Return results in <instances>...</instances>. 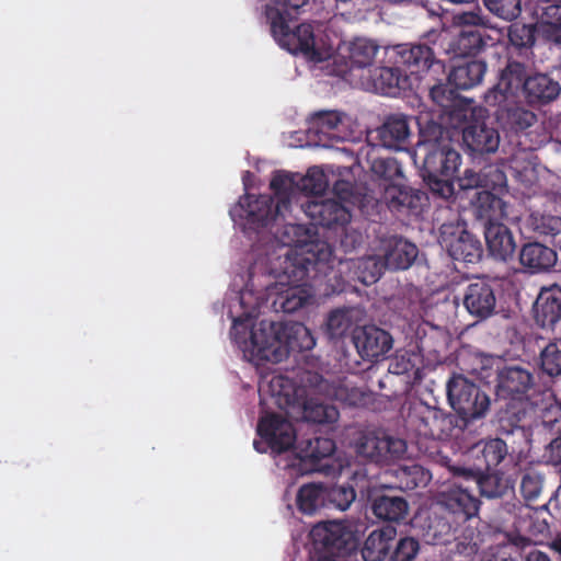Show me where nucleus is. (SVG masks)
I'll return each instance as SVG.
<instances>
[{"label": "nucleus", "instance_id": "obj_29", "mask_svg": "<svg viewBox=\"0 0 561 561\" xmlns=\"http://www.w3.org/2000/svg\"><path fill=\"white\" fill-rule=\"evenodd\" d=\"M484 238L490 255L506 262L513 259L516 251V242L510 228L502 222L484 225Z\"/></svg>", "mask_w": 561, "mask_h": 561}, {"label": "nucleus", "instance_id": "obj_39", "mask_svg": "<svg viewBox=\"0 0 561 561\" xmlns=\"http://www.w3.org/2000/svg\"><path fill=\"white\" fill-rule=\"evenodd\" d=\"M299 174H293L285 171H277L274 173L270 187L274 193V201H276V211L286 209L293 213L291 199L300 192L299 188Z\"/></svg>", "mask_w": 561, "mask_h": 561}, {"label": "nucleus", "instance_id": "obj_17", "mask_svg": "<svg viewBox=\"0 0 561 561\" xmlns=\"http://www.w3.org/2000/svg\"><path fill=\"white\" fill-rule=\"evenodd\" d=\"M257 435L276 454L289 450L296 442V432L290 421L276 413L261 416L256 427Z\"/></svg>", "mask_w": 561, "mask_h": 561}, {"label": "nucleus", "instance_id": "obj_28", "mask_svg": "<svg viewBox=\"0 0 561 561\" xmlns=\"http://www.w3.org/2000/svg\"><path fill=\"white\" fill-rule=\"evenodd\" d=\"M520 265L530 274H540L550 272L557 264V252L540 242H527L520 248Z\"/></svg>", "mask_w": 561, "mask_h": 561}, {"label": "nucleus", "instance_id": "obj_27", "mask_svg": "<svg viewBox=\"0 0 561 561\" xmlns=\"http://www.w3.org/2000/svg\"><path fill=\"white\" fill-rule=\"evenodd\" d=\"M385 265L389 270H407L419 254L417 247L399 236H390L381 242Z\"/></svg>", "mask_w": 561, "mask_h": 561}, {"label": "nucleus", "instance_id": "obj_47", "mask_svg": "<svg viewBox=\"0 0 561 561\" xmlns=\"http://www.w3.org/2000/svg\"><path fill=\"white\" fill-rule=\"evenodd\" d=\"M302 407L304 419L308 422L318 424H332L339 420V410L329 403L318 401L316 399H302L300 401Z\"/></svg>", "mask_w": 561, "mask_h": 561}, {"label": "nucleus", "instance_id": "obj_58", "mask_svg": "<svg viewBox=\"0 0 561 561\" xmlns=\"http://www.w3.org/2000/svg\"><path fill=\"white\" fill-rule=\"evenodd\" d=\"M531 227L540 236L556 237L561 233V217L550 214L531 217Z\"/></svg>", "mask_w": 561, "mask_h": 561}, {"label": "nucleus", "instance_id": "obj_37", "mask_svg": "<svg viewBox=\"0 0 561 561\" xmlns=\"http://www.w3.org/2000/svg\"><path fill=\"white\" fill-rule=\"evenodd\" d=\"M486 70L484 60H467L454 66L447 79L458 90H470L482 83Z\"/></svg>", "mask_w": 561, "mask_h": 561}, {"label": "nucleus", "instance_id": "obj_22", "mask_svg": "<svg viewBox=\"0 0 561 561\" xmlns=\"http://www.w3.org/2000/svg\"><path fill=\"white\" fill-rule=\"evenodd\" d=\"M533 373L519 365L503 366L499 371L496 393L508 400H529L528 392L534 387Z\"/></svg>", "mask_w": 561, "mask_h": 561}, {"label": "nucleus", "instance_id": "obj_62", "mask_svg": "<svg viewBox=\"0 0 561 561\" xmlns=\"http://www.w3.org/2000/svg\"><path fill=\"white\" fill-rule=\"evenodd\" d=\"M456 90L449 82H439L430 89V95L437 105L448 108L457 98Z\"/></svg>", "mask_w": 561, "mask_h": 561}, {"label": "nucleus", "instance_id": "obj_20", "mask_svg": "<svg viewBox=\"0 0 561 561\" xmlns=\"http://www.w3.org/2000/svg\"><path fill=\"white\" fill-rule=\"evenodd\" d=\"M535 324L553 331L561 321V285L553 283L540 288L531 308Z\"/></svg>", "mask_w": 561, "mask_h": 561}, {"label": "nucleus", "instance_id": "obj_59", "mask_svg": "<svg viewBox=\"0 0 561 561\" xmlns=\"http://www.w3.org/2000/svg\"><path fill=\"white\" fill-rule=\"evenodd\" d=\"M477 366L472 368V373L478 375L481 379H489L496 376L499 379V371L502 370V360L500 357L486 354H480L476 357Z\"/></svg>", "mask_w": 561, "mask_h": 561}, {"label": "nucleus", "instance_id": "obj_15", "mask_svg": "<svg viewBox=\"0 0 561 561\" xmlns=\"http://www.w3.org/2000/svg\"><path fill=\"white\" fill-rule=\"evenodd\" d=\"M461 28L451 39L448 51L455 57L476 56L486 46L485 36L479 26L484 24L486 18L469 12L459 15Z\"/></svg>", "mask_w": 561, "mask_h": 561}, {"label": "nucleus", "instance_id": "obj_55", "mask_svg": "<svg viewBox=\"0 0 561 561\" xmlns=\"http://www.w3.org/2000/svg\"><path fill=\"white\" fill-rule=\"evenodd\" d=\"M484 8L494 16L513 21L522 13V0H482Z\"/></svg>", "mask_w": 561, "mask_h": 561}, {"label": "nucleus", "instance_id": "obj_35", "mask_svg": "<svg viewBox=\"0 0 561 561\" xmlns=\"http://www.w3.org/2000/svg\"><path fill=\"white\" fill-rule=\"evenodd\" d=\"M455 476L473 478L480 494L488 499H497L505 494L507 484L503 479V472L499 469L477 471L476 468L453 467Z\"/></svg>", "mask_w": 561, "mask_h": 561}, {"label": "nucleus", "instance_id": "obj_57", "mask_svg": "<svg viewBox=\"0 0 561 561\" xmlns=\"http://www.w3.org/2000/svg\"><path fill=\"white\" fill-rule=\"evenodd\" d=\"M335 451V443L328 437H313L307 440L304 457L313 461L330 457Z\"/></svg>", "mask_w": 561, "mask_h": 561}, {"label": "nucleus", "instance_id": "obj_11", "mask_svg": "<svg viewBox=\"0 0 561 561\" xmlns=\"http://www.w3.org/2000/svg\"><path fill=\"white\" fill-rule=\"evenodd\" d=\"M455 416L423 401L413 403L407 416V424L419 436L446 439L453 435Z\"/></svg>", "mask_w": 561, "mask_h": 561}, {"label": "nucleus", "instance_id": "obj_51", "mask_svg": "<svg viewBox=\"0 0 561 561\" xmlns=\"http://www.w3.org/2000/svg\"><path fill=\"white\" fill-rule=\"evenodd\" d=\"M378 46L366 38H356L350 44L348 58L352 67L365 68L370 66Z\"/></svg>", "mask_w": 561, "mask_h": 561}, {"label": "nucleus", "instance_id": "obj_64", "mask_svg": "<svg viewBox=\"0 0 561 561\" xmlns=\"http://www.w3.org/2000/svg\"><path fill=\"white\" fill-rule=\"evenodd\" d=\"M484 190L503 194L507 192V180L505 173L496 167H489L484 171Z\"/></svg>", "mask_w": 561, "mask_h": 561}, {"label": "nucleus", "instance_id": "obj_19", "mask_svg": "<svg viewBox=\"0 0 561 561\" xmlns=\"http://www.w3.org/2000/svg\"><path fill=\"white\" fill-rule=\"evenodd\" d=\"M470 115L473 116V112ZM462 140L472 154L484 156L497 151L501 136L488 118L472 117L462 128Z\"/></svg>", "mask_w": 561, "mask_h": 561}, {"label": "nucleus", "instance_id": "obj_34", "mask_svg": "<svg viewBox=\"0 0 561 561\" xmlns=\"http://www.w3.org/2000/svg\"><path fill=\"white\" fill-rule=\"evenodd\" d=\"M472 468L477 471L499 469L508 455L507 444L501 438H490L477 443L470 450Z\"/></svg>", "mask_w": 561, "mask_h": 561}, {"label": "nucleus", "instance_id": "obj_38", "mask_svg": "<svg viewBox=\"0 0 561 561\" xmlns=\"http://www.w3.org/2000/svg\"><path fill=\"white\" fill-rule=\"evenodd\" d=\"M531 341L540 348V370L551 378L561 376V337H554L541 347L540 343L543 342L545 339L531 332L524 337V343H530Z\"/></svg>", "mask_w": 561, "mask_h": 561}, {"label": "nucleus", "instance_id": "obj_6", "mask_svg": "<svg viewBox=\"0 0 561 561\" xmlns=\"http://www.w3.org/2000/svg\"><path fill=\"white\" fill-rule=\"evenodd\" d=\"M446 391L448 402L458 415L456 425L463 431L476 421L483 420L490 411V396L461 374H454L448 379Z\"/></svg>", "mask_w": 561, "mask_h": 561}, {"label": "nucleus", "instance_id": "obj_13", "mask_svg": "<svg viewBox=\"0 0 561 561\" xmlns=\"http://www.w3.org/2000/svg\"><path fill=\"white\" fill-rule=\"evenodd\" d=\"M438 242L455 261L474 264L483 255L480 239L460 222H445L439 228Z\"/></svg>", "mask_w": 561, "mask_h": 561}, {"label": "nucleus", "instance_id": "obj_25", "mask_svg": "<svg viewBox=\"0 0 561 561\" xmlns=\"http://www.w3.org/2000/svg\"><path fill=\"white\" fill-rule=\"evenodd\" d=\"M437 504L458 520L466 522L477 515L480 502L468 490L450 486L438 494Z\"/></svg>", "mask_w": 561, "mask_h": 561}, {"label": "nucleus", "instance_id": "obj_7", "mask_svg": "<svg viewBox=\"0 0 561 561\" xmlns=\"http://www.w3.org/2000/svg\"><path fill=\"white\" fill-rule=\"evenodd\" d=\"M425 156L421 176L433 195L443 199L455 193L454 179L460 165L461 156L450 145L431 146Z\"/></svg>", "mask_w": 561, "mask_h": 561}, {"label": "nucleus", "instance_id": "obj_21", "mask_svg": "<svg viewBox=\"0 0 561 561\" xmlns=\"http://www.w3.org/2000/svg\"><path fill=\"white\" fill-rule=\"evenodd\" d=\"M353 343L363 359L378 360L393 345V339L386 330L376 325H364L352 331Z\"/></svg>", "mask_w": 561, "mask_h": 561}, {"label": "nucleus", "instance_id": "obj_4", "mask_svg": "<svg viewBox=\"0 0 561 561\" xmlns=\"http://www.w3.org/2000/svg\"><path fill=\"white\" fill-rule=\"evenodd\" d=\"M307 1L272 0V4L266 5L265 14L272 35L280 47L293 54H301L310 61L321 62L330 57V53L317 45L312 25L301 23L293 30L288 23Z\"/></svg>", "mask_w": 561, "mask_h": 561}, {"label": "nucleus", "instance_id": "obj_18", "mask_svg": "<svg viewBox=\"0 0 561 561\" xmlns=\"http://www.w3.org/2000/svg\"><path fill=\"white\" fill-rule=\"evenodd\" d=\"M298 210L310 218L314 226L328 229H343L352 217L350 210L335 199L313 198L300 204Z\"/></svg>", "mask_w": 561, "mask_h": 561}, {"label": "nucleus", "instance_id": "obj_36", "mask_svg": "<svg viewBox=\"0 0 561 561\" xmlns=\"http://www.w3.org/2000/svg\"><path fill=\"white\" fill-rule=\"evenodd\" d=\"M540 425L557 436L551 439L545 449L543 457L548 463L561 465V405H550L540 411Z\"/></svg>", "mask_w": 561, "mask_h": 561}, {"label": "nucleus", "instance_id": "obj_53", "mask_svg": "<svg viewBox=\"0 0 561 561\" xmlns=\"http://www.w3.org/2000/svg\"><path fill=\"white\" fill-rule=\"evenodd\" d=\"M356 499V492L351 485H332L324 489V506L344 512Z\"/></svg>", "mask_w": 561, "mask_h": 561}, {"label": "nucleus", "instance_id": "obj_14", "mask_svg": "<svg viewBox=\"0 0 561 561\" xmlns=\"http://www.w3.org/2000/svg\"><path fill=\"white\" fill-rule=\"evenodd\" d=\"M495 424L502 435H511L519 430L525 432L533 426L541 427L538 408L530 400H508L496 412Z\"/></svg>", "mask_w": 561, "mask_h": 561}, {"label": "nucleus", "instance_id": "obj_9", "mask_svg": "<svg viewBox=\"0 0 561 561\" xmlns=\"http://www.w3.org/2000/svg\"><path fill=\"white\" fill-rule=\"evenodd\" d=\"M387 56L389 62L400 66L404 73L416 80L430 77L437 81L445 73L444 61L436 58L433 48L426 44H398L387 49Z\"/></svg>", "mask_w": 561, "mask_h": 561}, {"label": "nucleus", "instance_id": "obj_10", "mask_svg": "<svg viewBox=\"0 0 561 561\" xmlns=\"http://www.w3.org/2000/svg\"><path fill=\"white\" fill-rule=\"evenodd\" d=\"M286 209L276 211V201L268 194L255 196L244 194L239 198L237 205L230 209L232 219L242 220L252 230L265 228L273 222L286 219Z\"/></svg>", "mask_w": 561, "mask_h": 561}, {"label": "nucleus", "instance_id": "obj_16", "mask_svg": "<svg viewBox=\"0 0 561 561\" xmlns=\"http://www.w3.org/2000/svg\"><path fill=\"white\" fill-rule=\"evenodd\" d=\"M527 67L525 64L508 60L500 71L497 82L484 94V103L495 107L505 103L510 95H516L520 90L524 93L525 81L528 80Z\"/></svg>", "mask_w": 561, "mask_h": 561}, {"label": "nucleus", "instance_id": "obj_24", "mask_svg": "<svg viewBox=\"0 0 561 561\" xmlns=\"http://www.w3.org/2000/svg\"><path fill=\"white\" fill-rule=\"evenodd\" d=\"M462 300L467 311L479 320L488 319L495 311L494 287L483 278H478L466 287Z\"/></svg>", "mask_w": 561, "mask_h": 561}, {"label": "nucleus", "instance_id": "obj_3", "mask_svg": "<svg viewBox=\"0 0 561 561\" xmlns=\"http://www.w3.org/2000/svg\"><path fill=\"white\" fill-rule=\"evenodd\" d=\"M291 213H286V219L279 220L282 227L274 232V239L264 252L256 259H263L270 265L272 273L285 274L294 282L304 279L309 274L313 261L302 252L314 236V231L304 224L289 220Z\"/></svg>", "mask_w": 561, "mask_h": 561}, {"label": "nucleus", "instance_id": "obj_43", "mask_svg": "<svg viewBox=\"0 0 561 561\" xmlns=\"http://www.w3.org/2000/svg\"><path fill=\"white\" fill-rule=\"evenodd\" d=\"M536 35V24L513 23L507 28L510 48L518 56L528 58L533 54Z\"/></svg>", "mask_w": 561, "mask_h": 561}, {"label": "nucleus", "instance_id": "obj_23", "mask_svg": "<svg viewBox=\"0 0 561 561\" xmlns=\"http://www.w3.org/2000/svg\"><path fill=\"white\" fill-rule=\"evenodd\" d=\"M489 561H550L549 557L539 551L536 545L525 537L503 536V540L490 548Z\"/></svg>", "mask_w": 561, "mask_h": 561}, {"label": "nucleus", "instance_id": "obj_54", "mask_svg": "<svg viewBox=\"0 0 561 561\" xmlns=\"http://www.w3.org/2000/svg\"><path fill=\"white\" fill-rule=\"evenodd\" d=\"M299 188L300 192L307 195H313L314 198H319L329 187V182L325 173L319 167L310 168L306 175H299Z\"/></svg>", "mask_w": 561, "mask_h": 561}, {"label": "nucleus", "instance_id": "obj_42", "mask_svg": "<svg viewBox=\"0 0 561 561\" xmlns=\"http://www.w3.org/2000/svg\"><path fill=\"white\" fill-rule=\"evenodd\" d=\"M408 502L401 496L379 495L371 504V511L378 519L399 523L408 515Z\"/></svg>", "mask_w": 561, "mask_h": 561}, {"label": "nucleus", "instance_id": "obj_52", "mask_svg": "<svg viewBox=\"0 0 561 561\" xmlns=\"http://www.w3.org/2000/svg\"><path fill=\"white\" fill-rule=\"evenodd\" d=\"M354 327L351 309H336L330 312L327 320V333L331 340L344 337Z\"/></svg>", "mask_w": 561, "mask_h": 561}, {"label": "nucleus", "instance_id": "obj_40", "mask_svg": "<svg viewBox=\"0 0 561 561\" xmlns=\"http://www.w3.org/2000/svg\"><path fill=\"white\" fill-rule=\"evenodd\" d=\"M396 537L393 527L373 530L362 548L363 561H385Z\"/></svg>", "mask_w": 561, "mask_h": 561}, {"label": "nucleus", "instance_id": "obj_33", "mask_svg": "<svg viewBox=\"0 0 561 561\" xmlns=\"http://www.w3.org/2000/svg\"><path fill=\"white\" fill-rule=\"evenodd\" d=\"M561 84L547 73H535L525 81L523 96L529 105H546L558 99Z\"/></svg>", "mask_w": 561, "mask_h": 561}, {"label": "nucleus", "instance_id": "obj_46", "mask_svg": "<svg viewBox=\"0 0 561 561\" xmlns=\"http://www.w3.org/2000/svg\"><path fill=\"white\" fill-rule=\"evenodd\" d=\"M497 107L495 113L499 119L511 131H524L537 122L536 114L525 107L517 105L505 108H502V105Z\"/></svg>", "mask_w": 561, "mask_h": 561}, {"label": "nucleus", "instance_id": "obj_31", "mask_svg": "<svg viewBox=\"0 0 561 561\" xmlns=\"http://www.w3.org/2000/svg\"><path fill=\"white\" fill-rule=\"evenodd\" d=\"M501 195L489 190L476 192L471 201L472 210L478 219L485 221L484 225L501 222L508 217L510 205Z\"/></svg>", "mask_w": 561, "mask_h": 561}, {"label": "nucleus", "instance_id": "obj_56", "mask_svg": "<svg viewBox=\"0 0 561 561\" xmlns=\"http://www.w3.org/2000/svg\"><path fill=\"white\" fill-rule=\"evenodd\" d=\"M451 530L453 527L449 522L434 515L433 517H428L424 536L427 542L433 545L446 543L451 537Z\"/></svg>", "mask_w": 561, "mask_h": 561}, {"label": "nucleus", "instance_id": "obj_48", "mask_svg": "<svg viewBox=\"0 0 561 561\" xmlns=\"http://www.w3.org/2000/svg\"><path fill=\"white\" fill-rule=\"evenodd\" d=\"M296 505L300 513L313 515L324 506V489L313 483L301 485L296 495Z\"/></svg>", "mask_w": 561, "mask_h": 561}, {"label": "nucleus", "instance_id": "obj_44", "mask_svg": "<svg viewBox=\"0 0 561 561\" xmlns=\"http://www.w3.org/2000/svg\"><path fill=\"white\" fill-rule=\"evenodd\" d=\"M272 396L276 398L279 408L300 405L304 390L296 387L291 379L285 376H274L270 381Z\"/></svg>", "mask_w": 561, "mask_h": 561}, {"label": "nucleus", "instance_id": "obj_2", "mask_svg": "<svg viewBox=\"0 0 561 561\" xmlns=\"http://www.w3.org/2000/svg\"><path fill=\"white\" fill-rule=\"evenodd\" d=\"M308 275L294 282L279 273H272L263 259H255L249 268L245 289L241 291L240 302L249 304L248 298L255 297L256 307L270 305L275 312L293 313L300 309L311 297L306 288Z\"/></svg>", "mask_w": 561, "mask_h": 561}, {"label": "nucleus", "instance_id": "obj_60", "mask_svg": "<svg viewBox=\"0 0 561 561\" xmlns=\"http://www.w3.org/2000/svg\"><path fill=\"white\" fill-rule=\"evenodd\" d=\"M542 485L543 478L541 474L535 471H527L522 477L520 493L525 500L534 501L540 495Z\"/></svg>", "mask_w": 561, "mask_h": 561}, {"label": "nucleus", "instance_id": "obj_30", "mask_svg": "<svg viewBox=\"0 0 561 561\" xmlns=\"http://www.w3.org/2000/svg\"><path fill=\"white\" fill-rule=\"evenodd\" d=\"M411 117L402 113L389 114L377 128L378 138L386 148L401 149L409 144Z\"/></svg>", "mask_w": 561, "mask_h": 561}, {"label": "nucleus", "instance_id": "obj_8", "mask_svg": "<svg viewBox=\"0 0 561 561\" xmlns=\"http://www.w3.org/2000/svg\"><path fill=\"white\" fill-rule=\"evenodd\" d=\"M424 199L423 193L405 185L404 181H398L386 184L379 197L365 195L360 203V210L373 221L385 207L397 215H419Z\"/></svg>", "mask_w": 561, "mask_h": 561}, {"label": "nucleus", "instance_id": "obj_12", "mask_svg": "<svg viewBox=\"0 0 561 561\" xmlns=\"http://www.w3.org/2000/svg\"><path fill=\"white\" fill-rule=\"evenodd\" d=\"M355 450L362 458L379 465H390L400 460L407 453V443L382 431H368L360 434Z\"/></svg>", "mask_w": 561, "mask_h": 561}, {"label": "nucleus", "instance_id": "obj_32", "mask_svg": "<svg viewBox=\"0 0 561 561\" xmlns=\"http://www.w3.org/2000/svg\"><path fill=\"white\" fill-rule=\"evenodd\" d=\"M343 116L344 114L339 111L316 112L308 119V133L318 137V140L323 142V146H327L328 141L343 140Z\"/></svg>", "mask_w": 561, "mask_h": 561}, {"label": "nucleus", "instance_id": "obj_1", "mask_svg": "<svg viewBox=\"0 0 561 561\" xmlns=\"http://www.w3.org/2000/svg\"><path fill=\"white\" fill-rule=\"evenodd\" d=\"M260 308L256 304L245 318L233 320L230 335L239 347L252 358L279 363L290 351H309L316 345V340L307 327L301 323L287 325L278 321L262 320L249 328V321L256 316Z\"/></svg>", "mask_w": 561, "mask_h": 561}, {"label": "nucleus", "instance_id": "obj_61", "mask_svg": "<svg viewBox=\"0 0 561 561\" xmlns=\"http://www.w3.org/2000/svg\"><path fill=\"white\" fill-rule=\"evenodd\" d=\"M420 550V543L413 537L401 538L389 561H413Z\"/></svg>", "mask_w": 561, "mask_h": 561}, {"label": "nucleus", "instance_id": "obj_45", "mask_svg": "<svg viewBox=\"0 0 561 561\" xmlns=\"http://www.w3.org/2000/svg\"><path fill=\"white\" fill-rule=\"evenodd\" d=\"M393 474L397 480V486L403 491L424 488L432 479L430 471L419 463L399 466L394 469Z\"/></svg>", "mask_w": 561, "mask_h": 561}, {"label": "nucleus", "instance_id": "obj_26", "mask_svg": "<svg viewBox=\"0 0 561 561\" xmlns=\"http://www.w3.org/2000/svg\"><path fill=\"white\" fill-rule=\"evenodd\" d=\"M369 81L376 93L396 96L411 88L409 76L400 66H379L369 71Z\"/></svg>", "mask_w": 561, "mask_h": 561}, {"label": "nucleus", "instance_id": "obj_41", "mask_svg": "<svg viewBox=\"0 0 561 561\" xmlns=\"http://www.w3.org/2000/svg\"><path fill=\"white\" fill-rule=\"evenodd\" d=\"M367 161L373 179L379 182L380 191L385 188L386 184L404 181L402 167L397 159L369 154Z\"/></svg>", "mask_w": 561, "mask_h": 561}, {"label": "nucleus", "instance_id": "obj_50", "mask_svg": "<svg viewBox=\"0 0 561 561\" xmlns=\"http://www.w3.org/2000/svg\"><path fill=\"white\" fill-rule=\"evenodd\" d=\"M538 11L543 24L548 25L550 37L561 45V1L541 0Z\"/></svg>", "mask_w": 561, "mask_h": 561}, {"label": "nucleus", "instance_id": "obj_49", "mask_svg": "<svg viewBox=\"0 0 561 561\" xmlns=\"http://www.w3.org/2000/svg\"><path fill=\"white\" fill-rule=\"evenodd\" d=\"M419 125V146L423 149L431 146L450 145L449 140L444 137L445 128L442 124L431 119L428 115L417 117Z\"/></svg>", "mask_w": 561, "mask_h": 561}, {"label": "nucleus", "instance_id": "obj_63", "mask_svg": "<svg viewBox=\"0 0 561 561\" xmlns=\"http://www.w3.org/2000/svg\"><path fill=\"white\" fill-rule=\"evenodd\" d=\"M357 268L359 271L358 279L365 285L376 283L381 276V265L375 257L359 261Z\"/></svg>", "mask_w": 561, "mask_h": 561}, {"label": "nucleus", "instance_id": "obj_5", "mask_svg": "<svg viewBox=\"0 0 561 561\" xmlns=\"http://www.w3.org/2000/svg\"><path fill=\"white\" fill-rule=\"evenodd\" d=\"M309 561H336L357 551L358 540L345 524L327 520L316 524L309 531Z\"/></svg>", "mask_w": 561, "mask_h": 561}]
</instances>
